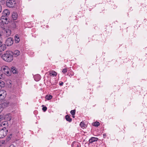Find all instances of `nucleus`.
<instances>
[{"instance_id": "36", "label": "nucleus", "mask_w": 147, "mask_h": 147, "mask_svg": "<svg viewBox=\"0 0 147 147\" xmlns=\"http://www.w3.org/2000/svg\"><path fill=\"white\" fill-rule=\"evenodd\" d=\"M2 53L1 52V51H0V55Z\"/></svg>"}, {"instance_id": "1", "label": "nucleus", "mask_w": 147, "mask_h": 147, "mask_svg": "<svg viewBox=\"0 0 147 147\" xmlns=\"http://www.w3.org/2000/svg\"><path fill=\"white\" fill-rule=\"evenodd\" d=\"M2 59L5 61L10 62L13 61V57L11 51H7L2 56Z\"/></svg>"}, {"instance_id": "35", "label": "nucleus", "mask_w": 147, "mask_h": 147, "mask_svg": "<svg viewBox=\"0 0 147 147\" xmlns=\"http://www.w3.org/2000/svg\"><path fill=\"white\" fill-rule=\"evenodd\" d=\"M1 121H0V127L2 126V124H1Z\"/></svg>"}, {"instance_id": "27", "label": "nucleus", "mask_w": 147, "mask_h": 147, "mask_svg": "<svg viewBox=\"0 0 147 147\" xmlns=\"http://www.w3.org/2000/svg\"><path fill=\"white\" fill-rule=\"evenodd\" d=\"M74 75V73L73 72H71V73H68V75H69V76H73Z\"/></svg>"}, {"instance_id": "17", "label": "nucleus", "mask_w": 147, "mask_h": 147, "mask_svg": "<svg viewBox=\"0 0 147 147\" xmlns=\"http://www.w3.org/2000/svg\"><path fill=\"white\" fill-rule=\"evenodd\" d=\"M40 79V76L39 75H37L34 76V79L36 81H38Z\"/></svg>"}, {"instance_id": "16", "label": "nucleus", "mask_w": 147, "mask_h": 147, "mask_svg": "<svg viewBox=\"0 0 147 147\" xmlns=\"http://www.w3.org/2000/svg\"><path fill=\"white\" fill-rule=\"evenodd\" d=\"M15 41L16 43H18L20 40V39L18 35H16L15 36Z\"/></svg>"}, {"instance_id": "3", "label": "nucleus", "mask_w": 147, "mask_h": 147, "mask_svg": "<svg viewBox=\"0 0 147 147\" xmlns=\"http://www.w3.org/2000/svg\"><path fill=\"white\" fill-rule=\"evenodd\" d=\"M7 131L6 129H2L0 130V138H3L6 136Z\"/></svg>"}, {"instance_id": "2", "label": "nucleus", "mask_w": 147, "mask_h": 147, "mask_svg": "<svg viewBox=\"0 0 147 147\" xmlns=\"http://www.w3.org/2000/svg\"><path fill=\"white\" fill-rule=\"evenodd\" d=\"M7 6L10 8L14 7L16 3L15 0H7L6 3Z\"/></svg>"}, {"instance_id": "10", "label": "nucleus", "mask_w": 147, "mask_h": 147, "mask_svg": "<svg viewBox=\"0 0 147 147\" xmlns=\"http://www.w3.org/2000/svg\"><path fill=\"white\" fill-rule=\"evenodd\" d=\"M98 139L97 138L92 137L89 140L90 143H92L93 142L97 141Z\"/></svg>"}, {"instance_id": "23", "label": "nucleus", "mask_w": 147, "mask_h": 147, "mask_svg": "<svg viewBox=\"0 0 147 147\" xmlns=\"http://www.w3.org/2000/svg\"><path fill=\"white\" fill-rule=\"evenodd\" d=\"M100 125V123L99 122H95L94 123V125L95 126H98Z\"/></svg>"}, {"instance_id": "8", "label": "nucleus", "mask_w": 147, "mask_h": 147, "mask_svg": "<svg viewBox=\"0 0 147 147\" xmlns=\"http://www.w3.org/2000/svg\"><path fill=\"white\" fill-rule=\"evenodd\" d=\"M10 14V12L8 9H5L2 12L3 16H7L9 15Z\"/></svg>"}, {"instance_id": "18", "label": "nucleus", "mask_w": 147, "mask_h": 147, "mask_svg": "<svg viewBox=\"0 0 147 147\" xmlns=\"http://www.w3.org/2000/svg\"><path fill=\"white\" fill-rule=\"evenodd\" d=\"M11 70L12 73L13 74H16L17 73V70L16 68L15 67H12Z\"/></svg>"}, {"instance_id": "32", "label": "nucleus", "mask_w": 147, "mask_h": 147, "mask_svg": "<svg viewBox=\"0 0 147 147\" xmlns=\"http://www.w3.org/2000/svg\"><path fill=\"white\" fill-rule=\"evenodd\" d=\"M9 147H15V146L14 145L11 144L9 146Z\"/></svg>"}, {"instance_id": "31", "label": "nucleus", "mask_w": 147, "mask_h": 147, "mask_svg": "<svg viewBox=\"0 0 147 147\" xmlns=\"http://www.w3.org/2000/svg\"><path fill=\"white\" fill-rule=\"evenodd\" d=\"M63 83L62 82H61L60 83H59V85L60 86H62L63 85Z\"/></svg>"}, {"instance_id": "7", "label": "nucleus", "mask_w": 147, "mask_h": 147, "mask_svg": "<svg viewBox=\"0 0 147 147\" xmlns=\"http://www.w3.org/2000/svg\"><path fill=\"white\" fill-rule=\"evenodd\" d=\"M1 20L3 24H7L8 23L7 22V18L6 16H2L1 18Z\"/></svg>"}, {"instance_id": "21", "label": "nucleus", "mask_w": 147, "mask_h": 147, "mask_svg": "<svg viewBox=\"0 0 147 147\" xmlns=\"http://www.w3.org/2000/svg\"><path fill=\"white\" fill-rule=\"evenodd\" d=\"M52 98V96L50 95H47L45 97L46 98L47 100H49L51 99Z\"/></svg>"}, {"instance_id": "20", "label": "nucleus", "mask_w": 147, "mask_h": 147, "mask_svg": "<svg viewBox=\"0 0 147 147\" xmlns=\"http://www.w3.org/2000/svg\"><path fill=\"white\" fill-rule=\"evenodd\" d=\"M65 119L67 121L69 122H71L72 120L71 119V118H70V117L68 115H67L66 116Z\"/></svg>"}, {"instance_id": "37", "label": "nucleus", "mask_w": 147, "mask_h": 147, "mask_svg": "<svg viewBox=\"0 0 147 147\" xmlns=\"http://www.w3.org/2000/svg\"><path fill=\"white\" fill-rule=\"evenodd\" d=\"M103 136H105V134H103Z\"/></svg>"}, {"instance_id": "28", "label": "nucleus", "mask_w": 147, "mask_h": 147, "mask_svg": "<svg viewBox=\"0 0 147 147\" xmlns=\"http://www.w3.org/2000/svg\"><path fill=\"white\" fill-rule=\"evenodd\" d=\"M3 108L2 107V105L0 104V112H1L3 110Z\"/></svg>"}, {"instance_id": "15", "label": "nucleus", "mask_w": 147, "mask_h": 147, "mask_svg": "<svg viewBox=\"0 0 147 147\" xmlns=\"http://www.w3.org/2000/svg\"><path fill=\"white\" fill-rule=\"evenodd\" d=\"M6 35L7 36H9L11 34V30L9 29H7L5 30Z\"/></svg>"}, {"instance_id": "9", "label": "nucleus", "mask_w": 147, "mask_h": 147, "mask_svg": "<svg viewBox=\"0 0 147 147\" xmlns=\"http://www.w3.org/2000/svg\"><path fill=\"white\" fill-rule=\"evenodd\" d=\"M72 147H80V144L78 142H74L71 144Z\"/></svg>"}, {"instance_id": "24", "label": "nucleus", "mask_w": 147, "mask_h": 147, "mask_svg": "<svg viewBox=\"0 0 147 147\" xmlns=\"http://www.w3.org/2000/svg\"><path fill=\"white\" fill-rule=\"evenodd\" d=\"M42 107H43V108H42V110L43 111H45L47 110V107H44V105H42Z\"/></svg>"}, {"instance_id": "25", "label": "nucleus", "mask_w": 147, "mask_h": 147, "mask_svg": "<svg viewBox=\"0 0 147 147\" xmlns=\"http://www.w3.org/2000/svg\"><path fill=\"white\" fill-rule=\"evenodd\" d=\"M1 84L2 85H3V86H1V84L0 85V89L3 86L4 83L3 82H1V81H0V84Z\"/></svg>"}, {"instance_id": "33", "label": "nucleus", "mask_w": 147, "mask_h": 147, "mask_svg": "<svg viewBox=\"0 0 147 147\" xmlns=\"http://www.w3.org/2000/svg\"><path fill=\"white\" fill-rule=\"evenodd\" d=\"M1 124H2V126L4 125L5 124L3 122H1Z\"/></svg>"}, {"instance_id": "29", "label": "nucleus", "mask_w": 147, "mask_h": 147, "mask_svg": "<svg viewBox=\"0 0 147 147\" xmlns=\"http://www.w3.org/2000/svg\"><path fill=\"white\" fill-rule=\"evenodd\" d=\"M5 0H0V3H5Z\"/></svg>"}, {"instance_id": "19", "label": "nucleus", "mask_w": 147, "mask_h": 147, "mask_svg": "<svg viewBox=\"0 0 147 147\" xmlns=\"http://www.w3.org/2000/svg\"><path fill=\"white\" fill-rule=\"evenodd\" d=\"M80 126L82 128H84L86 127V125L84 122H81L80 123Z\"/></svg>"}, {"instance_id": "6", "label": "nucleus", "mask_w": 147, "mask_h": 147, "mask_svg": "<svg viewBox=\"0 0 147 147\" xmlns=\"http://www.w3.org/2000/svg\"><path fill=\"white\" fill-rule=\"evenodd\" d=\"M3 69L4 70V72L5 74L8 76H10V71L9 69L7 66H5L3 68Z\"/></svg>"}, {"instance_id": "26", "label": "nucleus", "mask_w": 147, "mask_h": 147, "mask_svg": "<svg viewBox=\"0 0 147 147\" xmlns=\"http://www.w3.org/2000/svg\"><path fill=\"white\" fill-rule=\"evenodd\" d=\"M67 69L65 68V69H63V70L62 71V72L63 74H65L67 72Z\"/></svg>"}, {"instance_id": "14", "label": "nucleus", "mask_w": 147, "mask_h": 147, "mask_svg": "<svg viewBox=\"0 0 147 147\" xmlns=\"http://www.w3.org/2000/svg\"><path fill=\"white\" fill-rule=\"evenodd\" d=\"M49 74L51 76H56L57 74L56 72L54 71H52L49 72Z\"/></svg>"}, {"instance_id": "5", "label": "nucleus", "mask_w": 147, "mask_h": 147, "mask_svg": "<svg viewBox=\"0 0 147 147\" xmlns=\"http://www.w3.org/2000/svg\"><path fill=\"white\" fill-rule=\"evenodd\" d=\"M13 42V38H9L6 40V44L8 46H9L12 45Z\"/></svg>"}, {"instance_id": "4", "label": "nucleus", "mask_w": 147, "mask_h": 147, "mask_svg": "<svg viewBox=\"0 0 147 147\" xmlns=\"http://www.w3.org/2000/svg\"><path fill=\"white\" fill-rule=\"evenodd\" d=\"M6 95V92L5 90H0V100L3 99Z\"/></svg>"}, {"instance_id": "13", "label": "nucleus", "mask_w": 147, "mask_h": 147, "mask_svg": "<svg viewBox=\"0 0 147 147\" xmlns=\"http://www.w3.org/2000/svg\"><path fill=\"white\" fill-rule=\"evenodd\" d=\"M6 46L4 44L1 45L0 46V51L2 53V51H4L6 49Z\"/></svg>"}, {"instance_id": "34", "label": "nucleus", "mask_w": 147, "mask_h": 147, "mask_svg": "<svg viewBox=\"0 0 147 147\" xmlns=\"http://www.w3.org/2000/svg\"><path fill=\"white\" fill-rule=\"evenodd\" d=\"M2 44V42L1 41V38H0V45H1Z\"/></svg>"}, {"instance_id": "12", "label": "nucleus", "mask_w": 147, "mask_h": 147, "mask_svg": "<svg viewBox=\"0 0 147 147\" xmlns=\"http://www.w3.org/2000/svg\"><path fill=\"white\" fill-rule=\"evenodd\" d=\"M18 16V14L16 12H13L12 16L14 20H16Z\"/></svg>"}, {"instance_id": "22", "label": "nucleus", "mask_w": 147, "mask_h": 147, "mask_svg": "<svg viewBox=\"0 0 147 147\" xmlns=\"http://www.w3.org/2000/svg\"><path fill=\"white\" fill-rule=\"evenodd\" d=\"M70 113L72 115H74L75 114V110H72Z\"/></svg>"}, {"instance_id": "30", "label": "nucleus", "mask_w": 147, "mask_h": 147, "mask_svg": "<svg viewBox=\"0 0 147 147\" xmlns=\"http://www.w3.org/2000/svg\"><path fill=\"white\" fill-rule=\"evenodd\" d=\"M2 10V6L1 5H0V13L1 12Z\"/></svg>"}, {"instance_id": "11", "label": "nucleus", "mask_w": 147, "mask_h": 147, "mask_svg": "<svg viewBox=\"0 0 147 147\" xmlns=\"http://www.w3.org/2000/svg\"><path fill=\"white\" fill-rule=\"evenodd\" d=\"M12 53V55L13 54V55L15 57H17L18 55H20V52L18 50H16L13 53Z\"/></svg>"}]
</instances>
